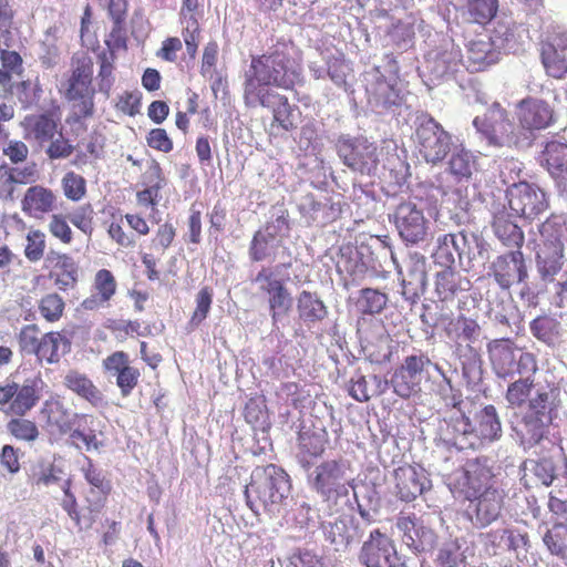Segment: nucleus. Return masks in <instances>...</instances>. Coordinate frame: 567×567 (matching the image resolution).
<instances>
[{
  "label": "nucleus",
  "mask_w": 567,
  "mask_h": 567,
  "mask_svg": "<svg viewBox=\"0 0 567 567\" xmlns=\"http://www.w3.org/2000/svg\"><path fill=\"white\" fill-rule=\"evenodd\" d=\"M348 464L344 460H326L318 464L309 476L311 488L329 504L348 495Z\"/></svg>",
  "instance_id": "10"
},
{
  "label": "nucleus",
  "mask_w": 567,
  "mask_h": 567,
  "mask_svg": "<svg viewBox=\"0 0 567 567\" xmlns=\"http://www.w3.org/2000/svg\"><path fill=\"white\" fill-rule=\"evenodd\" d=\"M389 302V297L373 288H362L355 300L357 311L363 316H374L381 313Z\"/></svg>",
  "instance_id": "42"
},
{
  "label": "nucleus",
  "mask_w": 567,
  "mask_h": 567,
  "mask_svg": "<svg viewBox=\"0 0 567 567\" xmlns=\"http://www.w3.org/2000/svg\"><path fill=\"white\" fill-rule=\"evenodd\" d=\"M168 179L161 164L153 159L142 175L143 189L136 192V202L141 207L155 208L162 200V190L167 186Z\"/></svg>",
  "instance_id": "25"
},
{
  "label": "nucleus",
  "mask_w": 567,
  "mask_h": 567,
  "mask_svg": "<svg viewBox=\"0 0 567 567\" xmlns=\"http://www.w3.org/2000/svg\"><path fill=\"white\" fill-rule=\"evenodd\" d=\"M540 240L536 248V267L543 280L553 281L563 269L567 224L561 215L551 214L539 226Z\"/></svg>",
  "instance_id": "5"
},
{
  "label": "nucleus",
  "mask_w": 567,
  "mask_h": 567,
  "mask_svg": "<svg viewBox=\"0 0 567 567\" xmlns=\"http://www.w3.org/2000/svg\"><path fill=\"white\" fill-rule=\"evenodd\" d=\"M336 148L342 163L353 172L371 175L379 165L378 146L364 136L342 135Z\"/></svg>",
  "instance_id": "11"
},
{
  "label": "nucleus",
  "mask_w": 567,
  "mask_h": 567,
  "mask_svg": "<svg viewBox=\"0 0 567 567\" xmlns=\"http://www.w3.org/2000/svg\"><path fill=\"white\" fill-rule=\"evenodd\" d=\"M147 145L162 153H169L174 148L173 140L168 136L165 128H152L146 135Z\"/></svg>",
  "instance_id": "63"
},
{
  "label": "nucleus",
  "mask_w": 567,
  "mask_h": 567,
  "mask_svg": "<svg viewBox=\"0 0 567 567\" xmlns=\"http://www.w3.org/2000/svg\"><path fill=\"white\" fill-rule=\"evenodd\" d=\"M105 327L121 342L128 337L145 336L138 320L109 319Z\"/></svg>",
  "instance_id": "56"
},
{
  "label": "nucleus",
  "mask_w": 567,
  "mask_h": 567,
  "mask_svg": "<svg viewBox=\"0 0 567 567\" xmlns=\"http://www.w3.org/2000/svg\"><path fill=\"white\" fill-rule=\"evenodd\" d=\"M289 491L290 481L287 473L275 464H268L252 472L250 483L245 488V496L247 505L255 514L258 515L262 509L276 515Z\"/></svg>",
  "instance_id": "4"
},
{
  "label": "nucleus",
  "mask_w": 567,
  "mask_h": 567,
  "mask_svg": "<svg viewBox=\"0 0 567 567\" xmlns=\"http://www.w3.org/2000/svg\"><path fill=\"white\" fill-rule=\"evenodd\" d=\"M45 248V234L41 229H30L25 236L24 257L30 262H38L43 258Z\"/></svg>",
  "instance_id": "51"
},
{
  "label": "nucleus",
  "mask_w": 567,
  "mask_h": 567,
  "mask_svg": "<svg viewBox=\"0 0 567 567\" xmlns=\"http://www.w3.org/2000/svg\"><path fill=\"white\" fill-rule=\"evenodd\" d=\"M431 363V359L424 353L405 357L391 378L394 393L402 399H409L420 392L423 373Z\"/></svg>",
  "instance_id": "14"
},
{
  "label": "nucleus",
  "mask_w": 567,
  "mask_h": 567,
  "mask_svg": "<svg viewBox=\"0 0 567 567\" xmlns=\"http://www.w3.org/2000/svg\"><path fill=\"white\" fill-rule=\"evenodd\" d=\"M359 558L367 567H405L398 556L393 540L380 529L370 533L361 547Z\"/></svg>",
  "instance_id": "15"
},
{
  "label": "nucleus",
  "mask_w": 567,
  "mask_h": 567,
  "mask_svg": "<svg viewBox=\"0 0 567 567\" xmlns=\"http://www.w3.org/2000/svg\"><path fill=\"white\" fill-rule=\"evenodd\" d=\"M38 311L48 323H55L64 315L65 301L58 292H49L39 299Z\"/></svg>",
  "instance_id": "46"
},
{
  "label": "nucleus",
  "mask_w": 567,
  "mask_h": 567,
  "mask_svg": "<svg viewBox=\"0 0 567 567\" xmlns=\"http://www.w3.org/2000/svg\"><path fill=\"white\" fill-rule=\"evenodd\" d=\"M475 168V157L464 148L454 152L449 162V172L458 181L468 179Z\"/></svg>",
  "instance_id": "47"
},
{
  "label": "nucleus",
  "mask_w": 567,
  "mask_h": 567,
  "mask_svg": "<svg viewBox=\"0 0 567 567\" xmlns=\"http://www.w3.org/2000/svg\"><path fill=\"white\" fill-rule=\"evenodd\" d=\"M462 16L470 23L486 25L497 14L499 0H461Z\"/></svg>",
  "instance_id": "38"
},
{
  "label": "nucleus",
  "mask_w": 567,
  "mask_h": 567,
  "mask_svg": "<svg viewBox=\"0 0 567 567\" xmlns=\"http://www.w3.org/2000/svg\"><path fill=\"white\" fill-rule=\"evenodd\" d=\"M444 333L458 346L463 343L471 346L478 340L481 327L475 319L461 313L449 319L444 327Z\"/></svg>",
  "instance_id": "36"
},
{
  "label": "nucleus",
  "mask_w": 567,
  "mask_h": 567,
  "mask_svg": "<svg viewBox=\"0 0 567 567\" xmlns=\"http://www.w3.org/2000/svg\"><path fill=\"white\" fill-rule=\"evenodd\" d=\"M93 293L82 301L85 310H97L107 306L116 293L117 282L109 269H100L96 271L92 284Z\"/></svg>",
  "instance_id": "31"
},
{
  "label": "nucleus",
  "mask_w": 567,
  "mask_h": 567,
  "mask_svg": "<svg viewBox=\"0 0 567 567\" xmlns=\"http://www.w3.org/2000/svg\"><path fill=\"white\" fill-rule=\"evenodd\" d=\"M327 443L328 433L326 430L301 432L299 435V449L302 460L321 456Z\"/></svg>",
  "instance_id": "45"
},
{
  "label": "nucleus",
  "mask_w": 567,
  "mask_h": 567,
  "mask_svg": "<svg viewBox=\"0 0 567 567\" xmlns=\"http://www.w3.org/2000/svg\"><path fill=\"white\" fill-rule=\"evenodd\" d=\"M487 353L495 374L502 379L512 378L516 373L535 374L538 370L535 354L519 349L509 338L489 341Z\"/></svg>",
  "instance_id": "7"
},
{
  "label": "nucleus",
  "mask_w": 567,
  "mask_h": 567,
  "mask_svg": "<svg viewBox=\"0 0 567 567\" xmlns=\"http://www.w3.org/2000/svg\"><path fill=\"white\" fill-rule=\"evenodd\" d=\"M506 196L511 210L526 219L536 218L549 206L546 193L528 182L514 183L508 187Z\"/></svg>",
  "instance_id": "13"
},
{
  "label": "nucleus",
  "mask_w": 567,
  "mask_h": 567,
  "mask_svg": "<svg viewBox=\"0 0 567 567\" xmlns=\"http://www.w3.org/2000/svg\"><path fill=\"white\" fill-rule=\"evenodd\" d=\"M112 487H90L84 495L85 508L90 517H94L106 505Z\"/></svg>",
  "instance_id": "59"
},
{
  "label": "nucleus",
  "mask_w": 567,
  "mask_h": 567,
  "mask_svg": "<svg viewBox=\"0 0 567 567\" xmlns=\"http://www.w3.org/2000/svg\"><path fill=\"white\" fill-rule=\"evenodd\" d=\"M290 228L287 216H278L274 221L267 223L264 230H257L249 244V258L252 261H262L270 257V241L282 230Z\"/></svg>",
  "instance_id": "29"
},
{
  "label": "nucleus",
  "mask_w": 567,
  "mask_h": 567,
  "mask_svg": "<svg viewBox=\"0 0 567 567\" xmlns=\"http://www.w3.org/2000/svg\"><path fill=\"white\" fill-rule=\"evenodd\" d=\"M415 143L424 161L436 165L445 159L452 147V135L433 117L423 118L415 130Z\"/></svg>",
  "instance_id": "12"
},
{
  "label": "nucleus",
  "mask_w": 567,
  "mask_h": 567,
  "mask_svg": "<svg viewBox=\"0 0 567 567\" xmlns=\"http://www.w3.org/2000/svg\"><path fill=\"white\" fill-rule=\"evenodd\" d=\"M185 25L182 30L183 41L190 59H195L200 41L202 28L196 17L183 19Z\"/></svg>",
  "instance_id": "57"
},
{
  "label": "nucleus",
  "mask_w": 567,
  "mask_h": 567,
  "mask_svg": "<svg viewBox=\"0 0 567 567\" xmlns=\"http://www.w3.org/2000/svg\"><path fill=\"white\" fill-rule=\"evenodd\" d=\"M41 330L37 323L23 326L17 334L19 351L22 355H35L41 346Z\"/></svg>",
  "instance_id": "48"
},
{
  "label": "nucleus",
  "mask_w": 567,
  "mask_h": 567,
  "mask_svg": "<svg viewBox=\"0 0 567 567\" xmlns=\"http://www.w3.org/2000/svg\"><path fill=\"white\" fill-rule=\"evenodd\" d=\"M102 368L107 377L115 380L123 398L130 396L141 381L140 369L132 364L128 353L123 350L114 351L104 358Z\"/></svg>",
  "instance_id": "17"
},
{
  "label": "nucleus",
  "mask_w": 567,
  "mask_h": 567,
  "mask_svg": "<svg viewBox=\"0 0 567 567\" xmlns=\"http://www.w3.org/2000/svg\"><path fill=\"white\" fill-rule=\"evenodd\" d=\"M94 210L90 204L78 207L70 217V221L84 234L93 230Z\"/></svg>",
  "instance_id": "64"
},
{
  "label": "nucleus",
  "mask_w": 567,
  "mask_h": 567,
  "mask_svg": "<svg viewBox=\"0 0 567 567\" xmlns=\"http://www.w3.org/2000/svg\"><path fill=\"white\" fill-rule=\"evenodd\" d=\"M517 120L526 131H540L554 124L555 111L546 100L527 96L517 104Z\"/></svg>",
  "instance_id": "20"
},
{
  "label": "nucleus",
  "mask_w": 567,
  "mask_h": 567,
  "mask_svg": "<svg viewBox=\"0 0 567 567\" xmlns=\"http://www.w3.org/2000/svg\"><path fill=\"white\" fill-rule=\"evenodd\" d=\"M540 59L547 75L563 79L567 73L566 53L558 51L553 45L540 43Z\"/></svg>",
  "instance_id": "43"
},
{
  "label": "nucleus",
  "mask_w": 567,
  "mask_h": 567,
  "mask_svg": "<svg viewBox=\"0 0 567 567\" xmlns=\"http://www.w3.org/2000/svg\"><path fill=\"white\" fill-rule=\"evenodd\" d=\"M464 284L468 286L470 281L464 279L458 271L446 267L435 275V293L441 301L452 300L458 291L467 289Z\"/></svg>",
  "instance_id": "39"
},
{
  "label": "nucleus",
  "mask_w": 567,
  "mask_h": 567,
  "mask_svg": "<svg viewBox=\"0 0 567 567\" xmlns=\"http://www.w3.org/2000/svg\"><path fill=\"white\" fill-rule=\"evenodd\" d=\"M454 435L450 440L457 450L476 449L502 436V424L494 405L484 406L472 426L468 417L461 415L453 424Z\"/></svg>",
  "instance_id": "6"
},
{
  "label": "nucleus",
  "mask_w": 567,
  "mask_h": 567,
  "mask_svg": "<svg viewBox=\"0 0 567 567\" xmlns=\"http://www.w3.org/2000/svg\"><path fill=\"white\" fill-rule=\"evenodd\" d=\"M63 130H61L56 135L58 137H53L49 141V144L45 148V154L49 159H63L68 158L72 155L74 147L69 138L63 136Z\"/></svg>",
  "instance_id": "61"
},
{
  "label": "nucleus",
  "mask_w": 567,
  "mask_h": 567,
  "mask_svg": "<svg viewBox=\"0 0 567 567\" xmlns=\"http://www.w3.org/2000/svg\"><path fill=\"white\" fill-rule=\"evenodd\" d=\"M7 432L17 441L34 443L40 437L38 424L24 416H12L6 424Z\"/></svg>",
  "instance_id": "44"
},
{
  "label": "nucleus",
  "mask_w": 567,
  "mask_h": 567,
  "mask_svg": "<svg viewBox=\"0 0 567 567\" xmlns=\"http://www.w3.org/2000/svg\"><path fill=\"white\" fill-rule=\"evenodd\" d=\"M48 278L61 291L73 289L79 280V266L69 254L51 250L45 258Z\"/></svg>",
  "instance_id": "23"
},
{
  "label": "nucleus",
  "mask_w": 567,
  "mask_h": 567,
  "mask_svg": "<svg viewBox=\"0 0 567 567\" xmlns=\"http://www.w3.org/2000/svg\"><path fill=\"white\" fill-rule=\"evenodd\" d=\"M11 47V32L4 30L0 33V61L2 68L11 70L17 75H21L23 72V60L17 51H10L8 48Z\"/></svg>",
  "instance_id": "49"
},
{
  "label": "nucleus",
  "mask_w": 567,
  "mask_h": 567,
  "mask_svg": "<svg viewBox=\"0 0 567 567\" xmlns=\"http://www.w3.org/2000/svg\"><path fill=\"white\" fill-rule=\"evenodd\" d=\"M45 382L41 375L28 378L22 384L16 381L0 383V408L11 416H25L40 402Z\"/></svg>",
  "instance_id": "8"
},
{
  "label": "nucleus",
  "mask_w": 567,
  "mask_h": 567,
  "mask_svg": "<svg viewBox=\"0 0 567 567\" xmlns=\"http://www.w3.org/2000/svg\"><path fill=\"white\" fill-rule=\"evenodd\" d=\"M97 59L100 64L97 74L99 90L100 92L109 95L114 84L113 71L115 55L113 52H102L99 54Z\"/></svg>",
  "instance_id": "55"
},
{
  "label": "nucleus",
  "mask_w": 567,
  "mask_h": 567,
  "mask_svg": "<svg viewBox=\"0 0 567 567\" xmlns=\"http://www.w3.org/2000/svg\"><path fill=\"white\" fill-rule=\"evenodd\" d=\"M455 492L468 502L467 514L478 527H486L502 514L506 492L499 486L487 458L467 460L456 472Z\"/></svg>",
  "instance_id": "2"
},
{
  "label": "nucleus",
  "mask_w": 567,
  "mask_h": 567,
  "mask_svg": "<svg viewBox=\"0 0 567 567\" xmlns=\"http://www.w3.org/2000/svg\"><path fill=\"white\" fill-rule=\"evenodd\" d=\"M539 163L556 184L567 190V143L559 141L545 143L539 154Z\"/></svg>",
  "instance_id": "27"
},
{
  "label": "nucleus",
  "mask_w": 567,
  "mask_h": 567,
  "mask_svg": "<svg viewBox=\"0 0 567 567\" xmlns=\"http://www.w3.org/2000/svg\"><path fill=\"white\" fill-rule=\"evenodd\" d=\"M301 52L291 39L279 38L264 53L252 55L245 74L244 101H260L272 87L291 91L301 81Z\"/></svg>",
  "instance_id": "1"
},
{
  "label": "nucleus",
  "mask_w": 567,
  "mask_h": 567,
  "mask_svg": "<svg viewBox=\"0 0 567 567\" xmlns=\"http://www.w3.org/2000/svg\"><path fill=\"white\" fill-rule=\"evenodd\" d=\"M142 97L138 90L123 91L116 96L114 109L120 114L134 117L141 112Z\"/></svg>",
  "instance_id": "54"
},
{
  "label": "nucleus",
  "mask_w": 567,
  "mask_h": 567,
  "mask_svg": "<svg viewBox=\"0 0 567 567\" xmlns=\"http://www.w3.org/2000/svg\"><path fill=\"white\" fill-rule=\"evenodd\" d=\"M487 274L502 289L524 282L528 278V269L523 251L512 250L497 256L489 264Z\"/></svg>",
  "instance_id": "16"
},
{
  "label": "nucleus",
  "mask_w": 567,
  "mask_h": 567,
  "mask_svg": "<svg viewBox=\"0 0 567 567\" xmlns=\"http://www.w3.org/2000/svg\"><path fill=\"white\" fill-rule=\"evenodd\" d=\"M498 52L489 39L472 40L466 50L465 65L471 72L485 71L491 65L497 63Z\"/></svg>",
  "instance_id": "34"
},
{
  "label": "nucleus",
  "mask_w": 567,
  "mask_h": 567,
  "mask_svg": "<svg viewBox=\"0 0 567 567\" xmlns=\"http://www.w3.org/2000/svg\"><path fill=\"white\" fill-rule=\"evenodd\" d=\"M492 229L497 239L506 247L520 250L525 241L522 228L513 220L512 215L501 210L493 216Z\"/></svg>",
  "instance_id": "33"
},
{
  "label": "nucleus",
  "mask_w": 567,
  "mask_h": 567,
  "mask_svg": "<svg viewBox=\"0 0 567 567\" xmlns=\"http://www.w3.org/2000/svg\"><path fill=\"white\" fill-rule=\"evenodd\" d=\"M48 229L52 237L64 245H70L73 240V231L68 224L66 217L62 214L50 216Z\"/></svg>",
  "instance_id": "60"
},
{
  "label": "nucleus",
  "mask_w": 567,
  "mask_h": 567,
  "mask_svg": "<svg viewBox=\"0 0 567 567\" xmlns=\"http://www.w3.org/2000/svg\"><path fill=\"white\" fill-rule=\"evenodd\" d=\"M396 527L402 533V540L409 547L417 548L420 539L421 527L417 524V518L414 515L401 514L396 520Z\"/></svg>",
  "instance_id": "58"
},
{
  "label": "nucleus",
  "mask_w": 567,
  "mask_h": 567,
  "mask_svg": "<svg viewBox=\"0 0 567 567\" xmlns=\"http://www.w3.org/2000/svg\"><path fill=\"white\" fill-rule=\"evenodd\" d=\"M394 223L400 236L408 243L416 244L426 236V219L413 203H402L396 207Z\"/></svg>",
  "instance_id": "24"
},
{
  "label": "nucleus",
  "mask_w": 567,
  "mask_h": 567,
  "mask_svg": "<svg viewBox=\"0 0 567 567\" xmlns=\"http://www.w3.org/2000/svg\"><path fill=\"white\" fill-rule=\"evenodd\" d=\"M63 385L94 408L101 406L105 402L103 392L93 380L86 373L76 369H71L65 373Z\"/></svg>",
  "instance_id": "30"
},
{
  "label": "nucleus",
  "mask_w": 567,
  "mask_h": 567,
  "mask_svg": "<svg viewBox=\"0 0 567 567\" xmlns=\"http://www.w3.org/2000/svg\"><path fill=\"white\" fill-rule=\"evenodd\" d=\"M196 307L188 321V327L194 330L198 328L207 318L213 303V290L209 287H203L196 295Z\"/></svg>",
  "instance_id": "52"
},
{
  "label": "nucleus",
  "mask_w": 567,
  "mask_h": 567,
  "mask_svg": "<svg viewBox=\"0 0 567 567\" xmlns=\"http://www.w3.org/2000/svg\"><path fill=\"white\" fill-rule=\"evenodd\" d=\"M70 341L60 331H49L42 333L41 346L35 354L39 362L54 364L60 362L61 358L70 351Z\"/></svg>",
  "instance_id": "37"
},
{
  "label": "nucleus",
  "mask_w": 567,
  "mask_h": 567,
  "mask_svg": "<svg viewBox=\"0 0 567 567\" xmlns=\"http://www.w3.org/2000/svg\"><path fill=\"white\" fill-rule=\"evenodd\" d=\"M20 125L23 128L24 138L33 141L40 146L49 143L50 140L63 130L59 107L39 114L27 115Z\"/></svg>",
  "instance_id": "21"
},
{
  "label": "nucleus",
  "mask_w": 567,
  "mask_h": 567,
  "mask_svg": "<svg viewBox=\"0 0 567 567\" xmlns=\"http://www.w3.org/2000/svg\"><path fill=\"white\" fill-rule=\"evenodd\" d=\"M369 92L373 103L384 109L401 105L403 101L400 90L388 82L384 76H379Z\"/></svg>",
  "instance_id": "41"
},
{
  "label": "nucleus",
  "mask_w": 567,
  "mask_h": 567,
  "mask_svg": "<svg viewBox=\"0 0 567 567\" xmlns=\"http://www.w3.org/2000/svg\"><path fill=\"white\" fill-rule=\"evenodd\" d=\"M249 107L262 106L267 107L272 113V126H277L285 132H291L296 128L293 112L296 107L289 103L286 95L278 92L266 94L260 101L255 99L245 101Z\"/></svg>",
  "instance_id": "26"
},
{
  "label": "nucleus",
  "mask_w": 567,
  "mask_h": 567,
  "mask_svg": "<svg viewBox=\"0 0 567 567\" xmlns=\"http://www.w3.org/2000/svg\"><path fill=\"white\" fill-rule=\"evenodd\" d=\"M507 385L505 399L512 409L526 405V411L514 426V431L525 449H530L546 436L551 423L553 391L546 388L535 390L532 373Z\"/></svg>",
  "instance_id": "3"
},
{
  "label": "nucleus",
  "mask_w": 567,
  "mask_h": 567,
  "mask_svg": "<svg viewBox=\"0 0 567 567\" xmlns=\"http://www.w3.org/2000/svg\"><path fill=\"white\" fill-rule=\"evenodd\" d=\"M175 237L176 228L172 223L165 221L161 224L150 240V250L157 255H163L172 246Z\"/></svg>",
  "instance_id": "53"
},
{
  "label": "nucleus",
  "mask_w": 567,
  "mask_h": 567,
  "mask_svg": "<svg viewBox=\"0 0 567 567\" xmlns=\"http://www.w3.org/2000/svg\"><path fill=\"white\" fill-rule=\"evenodd\" d=\"M40 413L48 431L59 435L69 434L73 430L76 419L85 417L84 414L70 410L59 395L47 399Z\"/></svg>",
  "instance_id": "22"
},
{
  "label": "nucleus",
  "mask_w": 567,
  "mask_h": 567,
  "mask_svg": "<svg viewBox=\"0 0 567 567\" xmlns=\"http://www.w3.org/2000/svg\"><path fill=\"white\" fill-rule=\"evenodd\" d=\"M72 483L70 480L63 482L62 491L63 498L61 507L68 513L69 517L73 520L75 526L82 529V515L79 511V504L75 494L71 491Z\"/></svg>",
  "instance_id": "62"
},
{
  "label": "nucleus",
  "mask_w": 567,
  "mask_h": 567,
  "mask_svg": "<svg viewBox=\"0 0 567 567\" xmlns=\"http://www.w3.org/2000/svg\"><path fill=\"white\" fill-rule=\"evenodd\" d=\"M297 309L300 320L305 322H316L323 320L328 310L323 301L315 293L303 290L299 293Z\"/></svg>",
  "instance_id": "40"
},
{
  "label": "nucleus",
  "mask_w": 567,
  "mask_h": 567,
  "mask_svg": "<svg viewBox=\"0 0 567 567\" xmlns=\"http://www.w3.org/2000/svg\"><path fill=\"white\" fill-rule=\"evenodd\" d=\"M395 493L403 502H412L431 487V480L424 467L404 464L394 471Z\"/></svg>",
  "instance_id": "19"
},
{
  "label": "nucleus",
  "mask_w": 567,
  "mask_h": 567,
  "mask_svg": "<svg viewBox=\"0 0 567 567\" xmlns=\"http://www.w3.org/2000/svg\"><path fill=\"white\" fill-rule=\"evenodd\" d=\"M473 125L488 146L502 148L518 145L515 125L506 109L498 102H494L483 115H477Z\"/></svg>",
  "instance_id": "9"
},
{
  "label": "nucleus",
  "mask_w": 567,
  "mask_h": 567,
  "mask_svg": "<svg viewBox=\"0 0 567 567\" xmlns=\"http://www.w3.org/2000/svg\"><path fill=\"white\" fill-rule=\"evenodd\" d=\"M255 281L260 284V290L268 295L269 310L272 320L276 322L288 315L292 307V298L281 279L275 277L268 268H262L256 276Z\"/></svg>",
  "instance_id": "18"
},
{
  "label": "nucleus",
  "mask_w": 567,
  "mask_h": 567,
  "mask_svg": "<svg viewBox=\"0 0 567 567\" xmlns=\"http://www.w3.org/2000/svg\"><path fill=\"white\" fill-rule=\"evenodd\" d=\"M55 193L43 185L30 186L21 199V210L25 216L43 219L56 208Z\"/></svg>",
  "instance_id": "28"
},
{
  "label": "nucleus",
  "mask_w": 567,
  "mask_h": 567,
  "mask_svg": "<svg viewBox=\"0 0 567 567\" xmlns=\"http://www.w3.org/2000/svg\"><path fill=\"white\" fill-rule=\"evenodd\" d=\"M93 61L87 55L78 58L74 62L71 76L68 80L65 90L66 99H75L82 93L93 92L92 87Z\"/></svg>",
  "instance_id": "35"
},
{
  "label": "nucleus",
  "mask_w": 567,
  "mask_h": 567,
  "mask_svg": "<svg viewBox=\"0 0 567 567\" xmlns=\"http://www.w3.org/2000/svg\"><path fill=\"white\" fill-rule=\"evenodd\" d=\"M408 277L402 278V295L406 300H414L426 286V259L415 252L406 261Z\"/></svg>",
  "instance_id": "32"
},
{
  "label": "nucleus",
  "mask_w": 567,
  "mask_h": 567,
  "mask_svg": "<svg viewBox=\"0 0 567 567\" xmlns=\"http://www.w3.org/2000/svg\"><path fill=\"white\" fill-rule=\"evenodd\" d=\"M61 188L66 199L80 202L86 195V181L82 175L70 171L63 175Z\"/></svg>",
  "instance_id": "50"
}]
</instances>
